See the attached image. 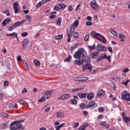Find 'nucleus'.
Instances as JSON below:
<instances>
[{
  "instance_id": "f257e3e1",
  "label": "nucleus",
  "mask_w": 130,
  "mask_h": 130,
  "mask_svg": "<svg viewBox=\"0 0 130 130\" xmlns=\"http://www.w3.org/2000/svg\"><path fill=\"white\" fill-rule=\"evenodd\" d=\"M83 62H86V64L83 65L82 67V72H84L85 70H89L90 72H92L93 66L90 63V58L88 57H85L83 60H75L74 62V64L76 66H81V64H83Z\"/></svg>"
},
{
  "instance_id": "f03ea898",
  "label": "nucleus",
  "mask_w": 130,
  "mask_h": 130,
  "mask_svg": "<svg viewBox=\"0 0 130 130\" xmlns=\"http://www.w3.org/2000/svg\"><path fill=\"white\" fill-rule=\"evenodd\" d=\"M88 57L87 56V52L83 48H80L74 55V57L77 59H81V57Z\"/></svg>"
},
{
  "instance_id": "7ed1b4c3",
  "label": "nucleus",
  "mask_w": 130,
  "mask_h": 130,
  "mask_svg": "<svg viewBox=\"0 0 130 130\" xmlns=\"http://www.w3.org/2000/svg\"><path fill=\"white\" fill-rule=\"evenodd\" d=\"M90 34L92 37L97 39L99 41H101L102 43L105 44L107 43V41L105 37L101 35V34L96 32L95 31H92Z\"/></svg>"
},
{
  "instance_id": "20e7f679",
  "label": "nucleus",
  "mask_w": 130,
  "mask_h": 130,
  "mask_svg": "<svg viewBox=\"0 0 130 130\" xmlns=\"http://www.w3.org/2000/svg\"><path fill=\"white\" fill-rule=\"evenodd\" d=\"M97 107H98V104L93 101H90L88 104L85 106L86 109H89V108L94 109V108H97Z\"/></svg>"
},
{
  "instance_id": "39448f33",
  "label": "nucleus",
  "mask_w": 130,
  "mask_h": 130,
  "mask_svg": "<svg viewBox=\"0 0 130 130\" xmlns=\"http://www.w3.org/2000/svg\"><path fill=\"white\" fill-rule=\"evenodd\" d=\"M122 98L123 100H126V101H130V94L127 91H124L121 93Z\"/></svg>"
},
{
  "instance_id": "423d86ee",
  "label": "nucleus",
  "mask_w": 130,
  "mask_h": 130,
  "mask_svg": "<svg viewBox=\"0 0 130 130\" xmlns=\"http://www.w3.org/2000/svg\"><path fill=\"white\" fill-rule=\"evenodd\" d=\"M90 6L92 10H98L99 8V6L97 5V2L95 0L90 2Z\"/></svg>"
},
{
  "instance_id": "0eeeda50",
  "label": "nucleus",
  "mask_w": 130,
  "mask_h": 130,
  "mask_svg": "<svg viewBox=\"0 0 130 130\" xmlns=\"http://www.w3.org/2000/svg\"><path fill=\"white\" fill-rule=\"evenodd\" d=\"M96 49L97 50H101V51H107V48H106V46L101 44H98V45L96 46Z\"/></svg>"
},
{
  "instance_id": "6e6552de",
  "label": "nucleus",
  "mask_w": 130,
  "mask_h": 130,
  "mask_svg": "<svg viewBox=\"0 0 130 130\" xmlns=\"http://www.w3.org/2000/svg\"><path fill=\"white\" fill-rule=\"evenodd\" d=\"M28 43H29V39L26 38L22 41V48L23 50H25L26 47H27V45H28Z\"/></svg>"
},
{
  "instance_id": "1a4fd4ad",
  "label": "nucleus",
  "mask_w": 130,
  "mask_h": 130,
  "mask_svg": "<svg viewBox=\"0 0 130 130\" xmlns=\"http://www.w3.org/2000/svg\"><path fill=\"white\" fill-rule=\"evenodd\" d=\"M70 95L69 94L66 93L62 95H61L57 99V101H60L61 100H64V99H68V98L70 97Z\"/></svg>"
},
{
  "instance_id": "9d476101",
  "label": "nucleus",
  "mask_w": 130,
  "mask_h": 130,
  "mask_svg": "<svg viewBox=\"0 0 130 130\" xmlns=\"http://www.w3.org/2000/svg\"><path fill=\"white\" fill-rule=\"evenodd\" d=\"M26 22V19H24L22 20L21 21H18L17 22H15V23L13 24L14 26H15V28H17V27H20V26H22L24 23Z\"/></svg>"
},
{
  "instance_id": "9b49d317",
  "label": "nucleus",
  "mask_w": 130,
  "mask_h": 130,
  "mask_svg": "<svg viewBox=\"0 0 130 130\" xmlns=\"http://www.w3.org/2000/svg\"><path fill=\"white\" fill-rule=\"evenodd\" d=\"M18 5H19V3L18 2H15L13 4V8L14 10L15 14H18V13H19V8H18Z\"/></svg>"
},
{
  "instance_id": "f8f14e48",
  "label": "nucleus",
  "mask_w": 130,
  "mask_h": 130,
  "mask_svg": "<svg viewBox=\"0 0 130 130\" xmlns=\"http://www.w3.org/2000/svg\"><path fill=\"white\" fill-rule=\"evenodd\" d=\"M15 122L16 123V126L17 127V129H19V128H21V127L23 126V125H22L21 123L22 122H24V120L15 121Z\"/></svg>"
},
{
  "instance_id": "ddd939ff",
  "label": "nucleus",
  "mask_w": 130,
  "mask_h": 130,
  "mask_svg": "<svg viewBox=\"0 0 130 130\" xmlns=\"http://www.w3.org/2000/svg\"><path fill=\"white\" fill-rule=\"evenodd\" d=\"M73 98H74V99H73L71 100V102H72V104H74V105L77 104H78V99H79V98H78V96L76 95H74L73 96Z\"/></svg>"
},
{
  "instance_id": "4468645a",
  "label": "nucleus",
  "mask_w": 130,
  "mask_h": 130,
  "mask_svg": "<svg viewBox=\"0 0 130 130\" xmlns=\"http://www.w3.org/2000/svg\"><path fill=\"white\" fill-rule=\"evenodd\" d=\"M17 129H18V128L17 127L16 121H15L12 124H10V129L14 130Z\"/></svg>"
},
{
  "instance_id": "2eb2a0df",
  "label": "nucleus",
  "mask_w": 130,
  "mask_h": 130,
  "mask_svg": "<svg viewBox=\"0 0 130 130\" xmlns=\"http://www.w3.org/2000/svg\"><path fill=\"white\" fill-rule=\"evenodd\" d=\"M100 124L102 126L106 127L107 129H108V128H109V124H107V123H106V121H102L100 122Z\"/></svg>"
},
{
  "instance_id": "dca6fc26",
  "label": "nucleus",
  "mask_w": 130,
  "mask_h": 130,
  "mask_svg": "<svg viewBox=\"0 0 130 130\" xmlns=\"http://www.w3.org/2000/svg\"><path fill=\"white\" fill-rule=\"evenodd\" d=\"M79 98H81V99H85L86 98V96L87 95H88V93H78L77 94Z\"/></svg>"
},
{
  "instance_id": "f3484780",
  "label": "nucleus",
  "mask_w": 130,
  "mask_h": 130,
  "mask_svg": "<svg viewBox=\"0 0 130 130\" xmlns=\"http://www.w3.org/2000/svg\"><path fill=\"white\" fill-rule=\"evenodd\" d=\"M43 96L46 97L47 99H48L49 97H50V95H51V91H45L43 93Z\"/></svg>"
},
{
  "instance_id": "a211bd4d",
  "label": "nucleus",
  "mask_w": 130,
  "mask_h": 130,
  "mask_svg": "<svg viewBox=\"0 0 130 130\" xmlns=\"http://www.w3.org/2000/svg\"><path fill=\"white\" fill-rule=\"evenodd\" d=\"M105 94V91L103 89H101L97 93V97H100V96H103Z\"/></svg>"
},
{
  "instance_id": "6ab92c4d",
  "label": "nucleus",
  "mask_w": 130,
  "mask_h": 130,
  "mask_svg": "<svg viewBox=\"0 0 130 130\" xmlns=\"http://www.w3.org/2000/svg\"><path fill=\"white\" fill-rule=\"evenodd\" d=\"M94 98V93H89L87 96V100H91V99H93Z\"/></svg>"
},
{
  "instance_id": "aec40b11",
  "label": "nucleus",
  "mask_w": 130,
  "mask_h": 130,
  "mask_svg": "<svg viewBox=\"0 0 130 130\" xmlns=\"http://www.w3.org/2000/svg\"><path fill=\"white\" fill-rule=\"evenodd\" d=\"M98 56H99V52H94L92 53V58H97Z\"/></svg>"
},
{
  "instance_id": "412c9836",
  "label": "nucleus",
  "mask_w": 130,
  "mask_h": 130,
  "mask_svg": "<svg viewBox=\"0 0 130 130\" xmlns=\"http://www.w3.org/2000/svg\"><path fill=\"white\" fill-rule=\"evenodd\" d=\"M119 38L120 40V41L123 42L124 41V38H125V36H124V35H123V34H120L119 35Z\"/></svg>"
},
{
  "instance_id": "4be33fe9",
  "label": "nucleus",
  "mask_w": 130,
  "mask_h": 130,
  "mask_svg": "<svg viewBox=\"0 0 130 130\" xmlns=\"http://www.w3.org/2000/svg\"><path fill=\"white\" fill-rule=\"evenodd\" d=\"M61 17H58V19L56 21V24H57V26H58V27H60V26H61Z\"/></svg>"
},
{
  "instance_id": "5701e85b",
  "label": "nucleus",
  "mask_w": 130,
  "mask_h": 130,
  "mask_svg": "<svg viewBox=\"0 0 130 130\" xmlns=\"http://www.w3.org/2000/svg\"><path fill=\"white\" fill-rule=\"evenodd\" d=\"M18 35V34L16 32H13L12 34H7L6 35V36H7V37H8V36H10L11 37H15L16 38V37H17V36Z\"/></svg>"
},
{
  "instance_id": "b1692460",
  "label": "nucleus",
  "mask_w": 130,
  "mask_h": 130,
  "mask_svg": "<svg viewBox=\"0 0 130 130\" xmlns=\"http://www.w3.org/2000/svg\"><path fill=\"white\" fill-rule=\"evenodd\" d=\"M89 78L88 77H80V82H85V81H88Z\"/></svg>"
},
{
  "instance_id": "393cba45",
  "label": "nucleus",
  "mask_w": 130,
  "mask_h": 130,
  "mask_svg": "<svg viewBox=\"0 0 130 130\" xmlns=\"http://www.w3.org/2000/svg\"><path fill=\"white\" fill-rule=\"evenodd\" d=\"M76 27L75 26V25L74 24H72L71 26V28H70V32H71V33H73L74 32V31H75V30H76Z\"/></svg>"
},
{
  "instance_id": "a878e982",
  "label": "nucleus",
  "mask_w": 130,
  "mask_h": 130,
  "mask_svg": "<svg viewBox=\"0 0 130 130\" xmlns=\"http://www.w3.org/2000/svg\"><path fill=\"white\" fill-rule=\"evenodd\" d=\"M63 37V36L62 35H59L55 36V39H56V40H59V39H62Z\"/></svg>"
},
{
  "instance_id": "bb28decb",
  "label": "nucleus",
  "mask_w": 130,
  "mask_h": 130,
  "mask_svg": "<svg viewBox=\"0 0 130 130\" xmlns=\"http://www.w3.org/2000/svg\"><path fill=\"white\" fill-rule=\"evenodd\" d=\"M84 89V88H82V87H79V88H74L72 90V92H77L78 91H81V90H83Z\"/></svg>"
},
{
  "instance_id": "cd10ccee",
  "label": "nucleus",
  "mask_w": 130,
  "mask_h": 130,
  "mask_svg": "<svg viewBox=\"0 0 130 130\" xmlns=\"http://www.w3.org/2000/svg\"><path fill=\"white\" fill-rule=\"evenodd\" d=\"M63 125H66V123H63L61 124H60L59 126H56V130H59L60 128H61Z\"/></svg>"
},
{
  "instance_id": "c85d7f7f",
  "label": "nucleus",
  "mask_w": 130,
  "mask_h": 130,
  "mask_svg": "<svg viewBox=\"0 0 130 130\" xmlns=\"http://www.w3.org/2000/svg\"><path fill=\"white\" fill-rule=\"evenodd\" d=\"M111 68H112V66H111L110 65H108V66L105 67V68H103L102 69V71H106L107 70H109V69H111Z\"/></svg>"
},
{
  "instance_id": "c756f323",
  "label": "nucleus",
  "mask_w": 130,
  "mask_h": 130,
  "mask_svg": "<svg viewBox=\"0 0 130 130\" xmlns=\"http://www.w3.org/2000/svg\"><path fill=\"white\" fill-rule=\"evenodd\" d=\"M123 121H125L126 123H128L130 121V118L129 117H126L123 119Z\"/></svg>"
},
{
  "instance_id": "7c9ffc66",
  "label": "nucleus",
  "mask_w": 130,
  "mask_h": 130,
  "mask_svg": "<svg viewBox=\"0 0 130 130\" xmlns=\"http://www.w3.org/2000/svg\"><path fill=\"white\" fill-rule=\"evenodd\" d=\"M14 29H16V27L14 26V24H13L12 26H10L8 28V31H13V30H14Z\"/></svg>"
},
{
  "instance_id": "2f4dec72",
  "label": "nucleus",
  "mask_w": 130,
  "mask_h": 130,
  "mask_svg": "<svg viewBox=\"0 0 130 130\" xmlns=\"http://www.w3.org/2000/svg\"><path fill=\"white\" fill-rule=\"evenodd\" d=\"M72 59V56L70 55L68 58L64 59V61L66 62H69V61H71V60Z\"/></svg>"
},
{
  "instance_id": "473e14b6",
  "label": "nucleus",
  "mask_w": 130,
  "mask_h": 130,
  "mask_svg": "<svg viewBox=\"0 0 130 130\" xmlns=\"http://www.w3.org/2000/svg\"><path fill=\"white\" fill-rule=\"evenodd\" d=\"M73 35L74 38H78V37H80V35L77 32H73Z\"/></svg>"
},
{
  "instance_id": "72a5a7b5",
  "label": "nucleus",
  "mask_w": 130,
  "mask_h": 130,
  "mask_svg": "<svg viewBox=\"0 0 130 130\" xmlns=\"http://www.w3.org/2000/svg\"><path fill=\"white\" fill-rule=\"evenodd\" d=\"M79 20H76L74 21V24H73L72 25H74V27H76L77 28V27H78V26L79 25Z\"/></svg>"
},
{
  "instance_id": "f704fd0d",
  "label": "nucleus",
  "mask_w": 130,
  "mask_h": 130,
  "mask_svg": "<svg viewBox=\"0 0 130 130\" xmlns=\"http://www.w3.org/2000/svg\"><path fill=\"white\" fill-rule=\"evenodd\" d=\"M34 62L35 63V64L36 66H38L39 67V66H40V61H39V60H37V59H35L34 61Z\"/></svg>"
},
{
  "instance_id": "c9c22d12",
  "label": "nucleus",
  "mask_w": 130,
  "mask_h": 130,
  "mask_svg": "<svg viewBox=\"0 0 130 130\" xmlns=\"http://www.w3.org/2000/svg\"><path fill=\"white\" fill-rule=\"evenodd\" d=\"M8 125V124L7 123H2L1 125V127L2 129H5L6 128V126Z\"/></svg>"
},
{
  "instance_id": "e433bc0d",
  "label": "nucleus",
  "mask_w": 130,
  "mask_h": 130,
  "mask_svg": "<svg viewBox=\"0 0 130 130\" xmlns=\"http://www.w3.org/2000/svg\"><path fill=\"white\" fill-rule=\"evenodd\" d=\"M59 7H60V9H66L67 5L64 4H61L59 5Z\"/></svg>"
},
{
  "instance_id": "4c0bfd02",
  "label": "nucleus",
  "mask_w": 130,
  "mask_h": 130,
  "mask_svg": "<svg viewBox=\"0 0 130 130\" xmlns=\"http://www.w3.org/2000/svg\"><path fill=\"white\" fill-rule=\"evenodd\" d=\"M110 33H111V34L114 35V36H117V33L116 32V31H115V30L112 29L110 31Z\"/></svg>"
},
{
  "instance_id": "58836bf2",
  "label": "nucleus",
  "mask_w": 130,
  "mask_h": 130,
  "mask_svg": "<svg viewBox=\"0 0 130 130\" xmlns=\"http://www.w3.org/2000/svg\"><path fill=\"white\" fill-rule=\"evenodd\" d=\"M85 107H86V105L84 103L80 104V108L81 109H85Z\"/></svg>"
},
{
  "instance_id": "ea45409f",
  "label": "nucleus",
  "mask_w": 130,
  "mask_h": 130,
  "mask_svg": "<svg viewBox=\"0 0 130 130\" xmlns=\"http://www.w3.org/2000/svg\"><path fill=\"white\" fill-rule=\"evenodd\" d=\"M43 4H44V2L41 1L39 2L36 5V8H39V7L42 5H43Z\"/></svg>"
},
{
  "instance_id": "a19ab883",
  "label": "nucleus",
  "mask_w": 130,
  "mask_h": 130,
  "mask_svg": "<svg viewBox=\"0 0 130 130\" xmlns=\"http://www.w3.org/2000/svg\"><path fill=\"white\" fill-rule=\"evenodd\" d=\"M88 47L89 49L93 50L96 48V46L95 44H93L92 46H88Z\"/></svg>"
},
{
  "instance_id": "79ce46f5",
  "label": "nucleus",
  "mask_w": 130,
  "mask_h": 130,
  "mask_svg": "<svg viewBox=\"0 0 130 130\" xmlns=\"http://www.w3.org/2000/svg\"><path fill=\"white\" fill-rule=\"evenodd\" d=\"M63 116H64L63 114L60 112H58L57 113V117H63Z\"/></svg>"
},
{
  "instance_id": "37998d69",
  "label": "nucleus",
  "mask_w": 130,
  "mask_h": 130,
  "mask_svg": "<svg viewBox=\"0 0 130 130\" xmlns=\"http://www.w3.org/2000/svg\"><path fill=\"white\" fill-rule=\"evenodd\" d=\"M74 80L76 82H81V77H75L74 78Z\"/></svg>"
},
{
  "instance_id": "c03bdc74",
  "label": "nucleus",
  "mask_w": 130,
  "mask_h": 130,
  "mask_svg": "<svg viewBox=\"0 0 130 130\" xmlns=\"http://www.w3.org/2000/svg\"><path fill=\"white\" fill-rule=\"evenodd\" d=\"M26 18L27 21H28L29 22L31 21V19H32V17H31V16H30V15H26Z\"/></svg>"
},
{
  "instance_id": "a18cd8bd",
  "label": "nucleus",
  "mask_w": 130,
  "mask_h": 130,
  "mask_svg": "<svg viewBox=\"0 0 130 130\" xmlns=\"http://www.w3.org/2000/svg\"><path fill=\"white\" fill-rule=\"evenodd\" d=\"M18 103H19V104H21V105H23V104H25V101H24L23 100H20L18 101Z\"/></svg>"
},
{
  "instance_id": "49530a36",
  "label": "nucleus",
  "mask_w": 130,
  "mask_h": 130,
  "mask_svg": "<svg viewBox=\"0 0 130 130\" xmlns=\"http://www.w3.org/2000/svg\"><path fill=\"white\" fill-rule=\"evenodd\" d=\"M89 37H90V34H87L84 37V41H87L89 39Z\"/></svg>"
},
{
  "instance_id": "de8ad7c7",
  "label": "nucleus",
  "mask_w": 130,
  "mask_h": 130,
  "mask_svg": "<svg viewBox=\"0 0 130 130\" xmlns=\"http://www.w3.org/2000/svg\"><path fill=\"white\" fill-rule=\"evenodd\" d=\"M28 36V32H24L21 34L22 37H26V36Z\"/></svg>"
},
{
  "instance_id": "09e8293b",
  "label": "nucleus",
  "mask_w": 130,
  "mask_h": 130,
  "mask_svg": "<svg viewBox=\"0 0 130 130\" xmlns=\"http://www.w3.org/2000/svg\"><path fill=\"white\" fill-rule=\"evenodd\" d=\"M43 101H45V96H42L40 100H39V102H43Z\"/></svg>"
},
{
  "instance_id": "8fccbe9b",
  "label": "nucleus",
  "mask_w": 130,
  "mask_h": 130,
  "mask_svg": "<svg viewBox=\"0 0 130 130\" xmlns=\"http://www.w3.org/2000/svg\"><path fill=\"white\" fill-rule=\"evenodd\" d=\"M4 20L5 22H6V24H7V23H9V22H11V21H12L11 18H6Z\"/></svg>"
},
{
  "instance_id": "3c124183",
  "label": "nucleus",
  "mask_w": 130,
  "mask_h": 130,
  "mask_svg": "<svg viewBox=\"0 0 130 130\" xmlns=\"http://www.w3.org/2000/svg\"><path fill=\"white\" fill-rule=\"evenodd\" d=\"M79 123H78V122L75 123L74 124L73 127H74V128H76L78 127V126H79Z\"/></svg>"
},
{
  "instance_id": "603ef678",
  "label": "nucleus",
  "mask_w": 130,
  "mask_h": 130,
  "mask_svg": "<svg viewBox=\"0 0 130 130\" xmlns=\"http://www.w3.org/2000/svg\"><path fill=\"white\" fill-rule=\"evenodd\" d=\"M54 11H59V10H60V8H59V7H58L57 6H56L54 8Z\"/></svg>"
},
{
  "instance_id": "864d4df0",
  "label": "nucleus",
  "mask_w": 130,
  "mask_h": 130,
  "mask_svg": "<svg viewBox=\"0 0 130 130\" xmlns=\"http://www.w3.org/2000/svg\"><path fill=\"white\" fill-rule=\"evenodd\" d=\"M99 112H103L104 111V108L103 107H100L98 109Z\"/></svg>"
},
{
  "instance_id": "5fc2aeb1",
  "label": "nucleus",
  "mask_w": 130,
  "mask_h": 130,
  "mask_svg": "<svg viewBox=\"0 0 130 130\" xmlns=\"http://www.w3.org/2000/svg\"><path fill=\"white\" fill-rule=\"evenodd\" d=\"M86 26H92V22L91 21H87L86 22Z\"/></svg>"
},
{
  "instance_id": "6e6d98bb",
  "label": "nucleus",
  "mask_w": 130,
  "mask_h": 130,
  "mask_svg": "<svg viewBox=\"0 0 130 130\" xmlns=\"http://www.w3.org/2000/svg\"><path fill=\"white\" fill-rule=\"evenodd\" d=\"M101 56L103 59H104V58H106L107 57V56H106V54L105 53L101 54Z\"/></svg>"
},
{
  "instance_id": "4d7b16f0",
  "label": "nucleus",
  "mask_w": 130,
  "mask_h": 130,
  "mask_svg": "<svg viewBox=\"0 0 130 130\" xmlns=\"http://www.w3.org/2000/svg\"><path fill=\"white\" fill-rule=\"evenodd\" d=\"M108 50H109V51L111 52V53H112V52H113V50H112V47H109L108 48Z\"/></svg>"
},
{
  "instance_id": "13d9d810",
  "label": "nucleus",
  "mask_w": 130,
  "mask_h": 130,
  "mask_svg": "<svg viewBox=\"0 0 130 130\" xmlns=\"http://www.w3.org/2000/svg\"><path fill=\"white\" fill-rule=\"evenodd\" d=\"M123 72L124 73H128L129 72V69L128 68H125L123 70Z\"/></svg>"
},
{
  "instance_id": "bf43d9fd",
  "label": "nucleus",
  "mask_w": 130,
  "mask_h": 130,
  "mask_svg": "<svg viewBox=\"0 0 130 130\" xmlns=\"http://www.w3.org/2000/svg\"><path fill=\"white\" fill-rule=\"evenodd\" d=\"M4 86H9V81H4Z\"/></svg>"
},
{
  "instance_id": "052dcab7",
  "label": "nucleus",
  "mask_w": 130,
  "mask_h": 130,
  "mask_svg": "<svg viewBox=\"0 0 130 130\" xmlns=\"http://www.w3.org/2000/svg\"><path fill=\"white\" fill-rule=\"evenodd\" d=\"M68 38L67 39V42H70V41H71V35L70 34H68Z\"/></svg>"
},
{
  "instance_id": "680f3d73",
  "label": "nucleus",
  "mask_w": 130,
  "mask_h": 130,
  "mask_svg": "<svg viewBox=\"0 0 130 130\" xmlns=\"http://www.w3.org/2000/svg\"><path fill=\"white\" fill-rule=\"evenodd\" d=\"M9 108H15V107H16V106H15V105H14V104H10L9 106Z\"/></svg>"
},
{
  "instance_id": "e2e57ef3",
  "label": "nucleus",
  "mask_w": 130,
  "mask_h": 130,
  "mask_svg": "<svg viewBox=\"0 0 130 130\" xmlns=\"http://www.w3.org/2000/svg\"><path fill=\"white\" fill-rule=\"evenodd\" d=\"M68 11L69 12H72L73 11V7L72 6H70L68 8Z\"/></svg>"
},
{
  "instance_id": "0e129e2a",
  "label": "nucleus",
  "mask_w": 130,
  "mask_h": 130,
  "mask_svg": "<svg viewBox=\"0 0 130 130\" xmlns=\"http://www.w3.org/2000/svg\"><path fill=\"white\" fill-rule=\"evenodd\" d=\"M86 19L87 20V21H91L92 20V17L88 16L86 17Z\"/></svg>"
},
{
  "instance_id": "69168bd1",
  "label": "nucleus",
  "mask_w": 130,
  "mask_h": 130,
  "mask_svg": "<svg viewBox=\"0 0 130 130\" xmlns=\"http://www.w3.org/2000/svg\"><path fill=\"white\" fill-rule=\"evenodd\" d=\"M17 59L18 61H21V60H22V57L21 56H18Z\"/></svg>"
},
{
  "instance_id": "338daca9",
  "label": "nucleus",
  "mask_w": 130,
  "mask_h": 130,
  "mask_svg": "<svg viewBox=\"0 0 130 130\" xmlns=\"http://www.w3.org/2000/svg\"><path fill=\"white\" fill-rule=\"evenodd\" d=\"M98 119H103V115H100L98 117Z\"/></svg>"
},
{
  "instance_id": "774afa93",
  "label": "nucleus",
  "mask_w": 130,
  "mask_h": 130,
  "mask_svg": "<svg viewBox=\"0 0 130 130\" xmlns=\"http://www.w3.org/2000/svg\"><path fill=\"white\" fill-rule=\"evenodd\" d=\"M50 110V107H48L46 109H45V112H48Z\"/></svg>"
}]
</instances>
